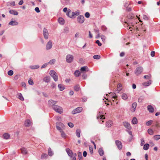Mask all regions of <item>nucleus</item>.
Here are the masks:
<instances>
[{"label":"nucleus","instance_id":"nucleus-1","mask_svg":"<svg viewBox=\"0 0 160 160\" xmlns=\"http://www.w3.org/2000/svg\"><path fill=\"white\" fill-rule=\"evenodd\" d=\"M49 74L55 81L56 82L58 81V75L53 70H51Z\"/></svg>","mask_w":160,"mask_h":160},{"label":"nucleus","instance_id":"nucleus-2","mask_svg":"<svg viewBox=\"0 0 160 160\" xmlns=\"http://www.w3.org/2000/svg\"><path fill=\"white\" fill-rule=\"evenodd\" d=\"M53 109L57 112L61 114L63 112V110L62 108L57 105L53 106Z\"/></svg>","mask_w":160,"mask_h":160},{"label":"nucleus","instance_id":"nucleus-3","mask_svg":"<svg viewBox=\"0 0 160 160\" xmlns=\"http://www.w3.org/2000/svg\"><path fill=\"white\" fill-rule=\"evenodd\" d=\"M66 61L68 63L72 62L73 59V56L71 54L67 55L66 57Z\"/></svg>","mask_w":160,"mask_h":160},{"label":"nucleus","instance_id":"nucleus-4","mask_svg":"<svg viewBox=\"0 0 160 160\" xmlns=\"http://www.w3.org/2000/svg\"><path fill=\"white\" fill-rule=\"evenodd\" d=\"M143 71V68L142 67H139L137 68L135 71V73L137 75H138L140 74Z\"/></svg>","mask_w":160,"mask_h":160},{"label":"nucleus","instance_id":"nucleus-5","mask_svg":"<svg viewBox=\"0 0 160 160\" xmlns=\"http://www.w3.org/2000/svg\"><path fill=\"white\" fill-rule=\"evenodd\" d=\"M77 21L80 24L83 23L84 22V18L82 15H79L77 18Z\"/></svg>","mask_w":160,"mask_h":160},{"label":"nucleus","instance_id":"nucleus-6","mask_svg":"<svg viewBox=\"0 0 160 160\" xmlns=\"http://www.w3.org/2000/svg\"><path fill=\"white\" fill-rule=\"evenodd\" d=\"M82 110V108L81 107H78L76 108L72 112V113L73 114L78 113L81 112Z\"/></svg>","mask_w":160,"mask_h":160},{"label":"nucleus","instance_id":"nucleus-7","mask_svg":"<svg viewBox=\"0 0 160 160\" xmlns=\"http://www.w3.org/2000/svg\"><path fill=\"white\" fill-rule=\"evenodd\" d=\"M52 46V42L51 40H49L46 45V49L49 50L51 49Z\"/></svg>","mask_w":160,"mask_h":160},{"label":"nucleus","instance_id":"nucleus-8","mask_svg":"<svg viewBox=\"0 0 160 160\" xmlns=\"http://www.w3.org/2000/svg\"><path fill=\"white\" fill-rule=\"evenodd\" d=\"M123 125L128 130H131L132 128L130 124L127 122H123Z\"/></svg>","mask_w":160,"mask_h":160},{"label":"nucleus","instance_id":"nucleus-9","mask_svg":"<svg viewBox=\"0 0 160 160\" xmlns=\"http://www.w3.org/2000/svg\"><path fill=\"white\" fill-rule=\"evenodd\" d=\"M127 27L129 29H131L130 31H132V29L136 30H138V28H137V27L136 26H135L131 24H127Z\"/></svg>","mask_w":160,"mask_h":160},{"label":"nucleus","instance_id":"nucleus-10","mask_svg":"<svg viewBox=\"0 0 160 160\" xmlns=\"http://www.w3.org/2000/svg\"><path fill=\"white\" fill-rule=\"evenodd\" d=\"M43 34L44 38L46 39H48V32L47 29L45 28H44L43 29Z\"/></svg>","mask_w":160,"mask_h":160},{"label":"nucleus","instance_id":"nucleus-11","mask_svg":"<svg viewBox=\"0 0 160 160\" xmlns=\"http://www.w3.org/2000/svg\"><path fill=\"white\" fill-rule=\"evenodd\" d=\"M115 142L118 149L121 150L122 148V144L121 142L119 140H116Z\"/></svg>","mask_w":160,"mask_h":160},{"label":"nucleus","instance_id":"nucleus-12","mask_svg":"<svg viewBox=\"0 0 160 160\" xmlns=\"http://www.w3.org/2000/svg\"><path fill=\"white\" fill-rule=\"evenodd\" d=\"M80 14V12L78 10L77 11H76L75 12H71V18H75V16H78Z\"/></svg>","mask_w":160,"mask_h":160},{"label":"nucleus","instance_id":"nucleus-13","mask_svg":"<svg viewBox=\"0 0 160 160\" xmlns=\"http://www.w3.org/2000/svg\"><path fill=\"white\" fill-rule=\"evenodd\" d=\"M57 103V101H54L52 100H50L48 101V105L51 106H52L53 108V106H55Z\"/></svg>","mask_w":160,"mask_h":160},{"label":"nucleus","instance_id":"nucleus-14","mask_svg":"<svg viewBox=\"0 0 160 160\" xmlns=\"http://www.w3.org/2000/svg\"><path fill=\"white\" fill-rule=\"evenodd\" d=\"M66 151L68 155L71 158L72 157V156L73 155L72 151L69 148H66Z\"/></svg>","mask_w":160,"mask_h":160},{"label":"nucleus","instance_id":"nucleus-15","mask_svg":"<svg viewBox=\"0 0 160 160\" xmlns=\"http://www.w3.org/2000/svg\"><path fill=\"white\" fill-rule=\"evenodd\" d=\"M137 106V103L136 102H134L132 104V108H131V111L132 112H134L136 109Z\"/></svg>","mask_w":160,"mask_h":160},{"label":"nucleus","instance_id":"nucleus-16","mask_svg":"<svg viewBox=\"0 0 160 160\" xmlns=\"http://www.w3.org/2000/svg\"><path fill=\"white\" fill-rule=\"evenodd\" d=\"M148 110L149 112H154V109L152 106L151 105H149L147 107Z\"/></svg>","mask_w":160,"mask_h":160},{"label":"nucleus","instance_id":"nucleus-17","mask_svg":"<svg viewBox=\"0 0 160 160\" xmlns=\"http://www.w3.org/2000/svg\"><path fill=\"white\" fill-rule=\"evenodd\" d=\"M80 70L81 72H87L88 71V68L87 66H84L81 68Z\"/></svg>","mask_w":160,"mask_h":160},{"label":"nucleus","instance_id":"nucleus-18","mask_svg":"<svg viewBox=\"0 0 160 160\" xmlns=\"http://www.w3.org/2000/svg\"><path fill=\"white\" fill-rule=\"evenodd\" d=\"M17 96L18 98L22 101H23L24 100V98L22 96L21 93H19L17 94Z\"/></svg>","mask_w":160,"mask_h":160},{"label":"nucleus","instance_id":"nucleus-19","mask_svg":"<svg viewBox=\"0 0 160 160\" xmlns=\"http://www.w3.org/2000/svg\"><path fill=\"white\" fill-rule=\"evenodd\" d=\"M122 85L120 83L118 84L117 86V90L118 91V92L119 93L122 89Z\"/></svg>","mask_w":160,"mask_h":160},{"label":"nucleus","instance_id":"nucleus-20","mask_svg":"<svg viewBox=\"0 0 160 160\" xmlns=\"http://www.w3.org/2000/svg\"><path fill=\"white\" fill-rule=\"evenodd\" d=\"M58 87L59 90L61 91H63L65 88L64 86L61 84H59L58 85Z\"/></svg>","mask_w":160,"mask_h":160},{"label":"nucleus","instance_id":"nucleus-21","mask_svg":"<svg viewBox=\"0 0 160 160\" xmlns=\"http://www.w3.org/2000/svg\"><path fill=\"white\" fill-rule=\"evenodd\" d=\"M9 24L11 26L17 25L18 24V22L15 21H11Z\"/></svg>","mask_w":160,"mask_h":160},{"label":"nucleus","instance_id":"nucleus-22","mask_svg":"<svg viewBox=\"0 0 160 160\" xmlns=\"http://www.w3.org/2000/svg\"><path fill=\"white\" fill-rule=\"evenodd\" d=\"M58 22L61 25L65 23V21L64 19L62 18H59L58 19Z\"/></svg>","mask_w":160,"mask_h":160},{"label":"nucleus","instance_id":"nucleus-23","mask_svg":"<svg viewBox=\"0 0 160 160\" xmlns=\"http://www.w3.org/2000/svg\"><path fill=\"white\" fill-rule=\"evenodd\" d=\"M31 122L29 120H26L25 122V125L27 127H29L31 125Z\"/></svg>","mask_w":160,"mask_h":160},{"label":"nucleus","instance_id":"nucleus-24","mask_svg":"<svg viewBox=\"0 0 160 160\" xmlns=\"http://www.w3.org/2000/svg\"><path fill=\"white\" fill-rule=\"evenodd\" d=\"M152 82V81L151 80H149L147 82H143L142 83V84L143 86H148L150 85Z\"/></svg>","mask_w":160,"mask_h":160},{"label":"nucleus","instance_id":"nucleus-25","mask_svg":"<svg viewBox=\"0 0 160 160\" xmlns=\"http://www.w3.org/2000/svg\"><path fill=\"white\" fill-rule=\"evenodd\" d=\"M104 115L101 114L100 112H99L97 116V118L98 119H100L101 120L104 119H105V117H103Z\"/></svg>","mask_w":160,"mask_h":160},{"label":"nucleus","instance_id":"nucleus-26","mask_svg":"<svg viewBox=\"0 0 160 160\" xmlns=\"http://www.w3.org/2000/svg\"><path fill=\"white\" fill-rule=\"evenodd\" d=\"M112 124V122L111 121H109L107 122L106 123V126L107 127H110Z\"/></svg>","mask_w":160,"mask_h":160},{"label":"nucleus","instance_id":"nucleus-27","mask_svg":"<svg viewBox=\"0 0 160 160\" xmlns=\"http://www.w3.org/2000/svg\"><path fill=\"white\" fill-rule=\"evenodd\" d=\"M39 66L38 65H31L30 66V68L32 69H35L38 68Z\"/></svg>","mask_w":160,"mask_h":160},{"label":"nucleus","instance_id":"nucleus-28","mask_svg":"<svg viewBox=\"0 0 160 160\" xmlns=\"http://www.w3.org/2000/svg\"><path fill=\"white\" fill-rule=\"evenodd\" d=\"M50 80V78L49 76H46L43 78V81L46 82H49Z\"/></svg>","mask_w":160,"mask_h":160},{"label":"nucleus","instance_id":"nucleus-29","mask_svg":"<svg viewBox=\"0 0 160 160\" xmlns=\"http://www.w3.org/2000/svg\"><path fill=\"white\" fill-rule=\"evenodd\" d=\"M138 123V120L136 118L134 117L132 121V123L133 124H137Z\"/></svg>","mask_w":160,"mask_h":160},{"label":"nucleus","instance_id":"nucleus-30","mask_svg":"<svg viewBox=\"0 0 160 160\" xmlns=\"http://www.w3.org/2000/svg\"><path fill=\"white\" fill-rule=\"evenodd\" d=\"M9 12L11 14L16 15H17L18 14V13L17 11L12 10H10Z\"/></svg>","mask_w":160,"mask_h":160},{"label":"nucleus","instance_id":"nucleus-31","mask_svg":"<svg viewBox=\"0 0 160 160\" xmlns=\"http://www.w3.org/2000/svg\"><path fill=\"white\" fill-rule=\"evenodd\" d=\"M22 153L24 154H26L27 153V151L25 148H22L21 149Z\"/></svg>","mask_w":160,"mask_h":160},{"label":"nucleus","instance_id":"nucleus-32","mask_svg":"<svg viewBox=\"0 0 160 160\" xmlns=\"http://www.w3.org/2000/svg\"><path fill=\"white\" fill-rule=\"evenodd\" d=\"M81 132V131L80 129H77L76 131V136L78 137H80V134Z\"/></svg>","mask_w":160,"mask_h":160},{"label":"nucleus","instance_id":"nucleus-33","mask_svg":"<svg viewBox=\"0 0 160 160\" xmlns=\"http://www.w3.org/2000/svg\"><path fill=\"white\" fill-rule=\"evenodd\" d=\"M3 137L4 139H7L10 138V135L8 133H5L3 134Z\"/></svg>","mask_w":160,"mask_h":160},{"label":"nucleus","instance_id":"nucleus-34","mask_svg":"<svg viewBox=\"0 0 160 160\" xmlns=\"http://www.w3.org/2000/svg\"><path fill=\"white\" fill-rule=\"evenodd\" d=\"M122 99L124 100H126L128 99V96L126 93H123L122 95Z\"/></svg>","mask_w":160,"mask_h":160},{"label":"nucleus","instance_id":"nucleus-35","mask_svg":"<svg viewBox=\"0 0 160 160\" xmlns=\"http://www.w3.org/2000/svg\"><path fill=\"white\" fill-rule=\"evenodd\" d=\"M98 153L101 156H102L104 154V151L102 148H100L98 150Z\"/></svg>","mask_w":160,"mask_h":160},{"label":"nucleus","instance_id":"nucleus-36","mask_svg":"<svg viewBox=\"0 0 160 160\" xmlns=\"http://www.w3.org/2000/svg\"><path fill=\"white\" fill-rule=\"evenodd\" d=\"M48 155L50 156H52L53 154V152L52 151L51 149L49 148L48 151Z\"/></svg>","mask_w":160,"mask_h":160},{"label":"nucleus","instance_id":"nucleus-37","mask_svg":"<svg viewBox=\"0 0 160 160\" xmlns=\"http://www.w3.org/2000/svg\"><path fill=\"white\" fill-rule=\"evenodd\" d=\"M149 145L148 144H145L143 147V149L145 150H147L148 149Z\"/></svg>","mask_w":160,"mask_h":160},{"label":"nucleus","instance_id":"nucleus-38","mask_svg":"<svg viewBox=\"0 0 160 160\" xmlns=\"http://www.w3.org/2000/svg\"><path fill=\"white\" fill-rule=\"evenodd\" d=\"M112 100L113 101H114V100L117 99V96L116 95L115 93H112Z\"/></svg>","mask_w":160,"mask_h":160},{"label":"nucleus","instance_id":"nucleus-39","mask_svg":"<svg viewBox=\"0 0 160 160\" xmlns=\"http://www.w3.org/2000/svg\"><path fill=\"white\" fill-rule=\"evenodd\" d=\"M48 157V155L46 153H43L41 155V159H44L47 158Z\"/></svg>","mask_w":160,"mask_h":160},{"label":"nucleus","instance_id":"nucleus-40","mask_svg":"<svg viewBox=\"0 0 160 160\" xmlns=\"http://www.w3.org/2000/svg\"><path fill=\"white\" fill-rule=\"evenodd\" d=\"M80 74V72L79 70H76L74 72V75L76 77H78Z\"/></svg>","mask_w":160,"mask_h":160},{"label":"nucleus","instance_id":"nucleus-41","mask_svg":"<svg viewBox=\"0 0 160 160\" xmlns=\"http://www.w3.org/2000/svg\"><path fill=\"white\" fill-rule=\"evenodd\" d=\"M80 86L79 85H76L74 87V90L76 91H78L79 89H80Z\"/></svg>","mask_w":160,"mask_h":160},{"label":"nucleus","instance_id":"nucleus-42","mask_svg":"<svg viewBox=\"0 0 160 160\" xmlns=\"http://www.w3.org/2000/svg\"><path fill=\"white\" fill-rule=\"evenodd\" d=\"M154 138L155 140H158L159 139H160V135H155L154 136Z\"/></svg>","mask_w":160,"mask_h":160},{"label":"nucleus","instance_id":"nucleus-43","mask_svg":"<svg viewBox=\"0 0 160 160\" xmlns=\"http://www.w3.org/2000/svg\"><path fill=\"white\" fill-rule=\"evenodd\" d=\"M60 132L62 137L64 138H66V135L65 133L62 131H61Z\"/></svg>","mask_w":160,"mask_h":160},{"label":"nucleus","instance_id":"nucleus-44","mask_svg":"<svg viewBox=\"0 0 160 160\" xmlns=\"http://www.w3.org/2000/svg\"><path fill=\"white\" fill-rule=\"evenodd\" d=\"M70 13H71V10L70 9H68L67 12V15L71 18V15H70Z\"/></svg>","mask_w":160,"mask_h":160},{"label":"nucleus","instance_id":"nucleus-45","mask_svg":"<svg viewBox=\"0 0 160 160\" xmlns=\"http://www.w3.org/2000/svg\"><path fill=\"white\" fill-rule=\"evenodd\" d=\"M56 62V60L55 59H52L51 60L48 62L50 64H54Z\"/></svg>","mask_w":160,"mask_h":160},{"label":"nucleus","instance_id":"nucleus-46","mask_svg":"<svg viewBox=\"0 0 160 160\" xmlns=\"http://www.w3.org/2000/svg\"><path fill=\"white\" fill-rule=\"evenodd\" d=\"M76 157L77 154L75 153L73 154V155L72 156V157L71 158H72V160H76Z\"/></svg>","mask_w":160,"mask_h":160},{"label":"nucleus","instance_id":"nucleus-47","mask_svg":"<svg viewBox=\"0 0 160 160\" xmlns=\"http://www.w3.org/2000/svg\"><path fill=\"white\" fill-rule=\"evenodd\" d=\"M93 58L94 59H99L100 58V56L97 55L93 56Z\"/></svg>","mask_w":160,"mask_h":160},{"label":"nucleus","instance_id":"nucleus-48","mask_svg":"<svg viewBox=\"0 0 160 160\" xmlns=\"http://www.w3.org/2000/svg\"><path fill=\"white\" fill-rule=\"evenodd\" d=\"M8 75L9 76H12L13 74V71L12 70H10L8 72Z\"/></svg>","mask_w":160,"mask_h":160},{"label":"nucleus","instance_id":"nucleus-49","mask_svg":"<svg viewBox=\"0 0 160 160\" xmlns=\"http://www.w3.org/2000/svg\"><path fill=\"white\" fill-rule=\"evenodd\" d=\"M28 82L29 84L30 85H32L33 84V81L31 78L29 79Z\"/></svg>","mask_w":160,"mask_h":160},{"label":"nucleus","instance_id":"nucleus-50","mask_svg":"<svg viewBox=\"0 0 160 160\" xmlns=\"http://www.w3.org/2000/svg\"><path fill=\"white\" fill-rule=\"evenodd\" d=\"M148 132L150 135H152L153 134V131L151 129H149L148 130Z\"/></svg>","mask_w":160,"mask_h":160},{"label":"nucleus","instance_id":"nucleus-51","mask_svg":"<svg viewBox=\"0 0 160 160\" xmlns=\"http://www.w3.org/2000/svg\"><path fill=\"white\" fill-rule=\"evenodd\" d=\"M78 157L79 160H81L82 158V153L81 152H79L78 153Z\"/></svg>","mask_w":160,"mask_h":160},{"label":"nucleus","instance_id":"nucleus-52","mask_svg":"<svg viewBox=\"0 0 160 160\" xmlns=\"http://www.w3.org/2000/svg\"><path fill=\"white\" fill-rule=\"evenodd\" d=\"M152 122V120H150L146 122V125L147 126H149L151 125Z\"/></svg>","mask_w":160,"mask_h":160},{"label":"nucleus","instance_id":"nucleus-53","mask_svg":"<svg viewBox=\"0 0 160 160\" xmlns=\"http://www.w3.org/2000/svg\"><path fill=\"white\" fill-rule=\"evenodd\" d=\"M100 37L103 41H105L106 39V37L104 35H101L100 36Z\"/></svg>","mask_w":160,"mask_h":160},{"label":"nucleus","instance_id":"nucleus-54","mask_svg":"<svg viewBox=\"0 0 160 160\" xmlns=\"http://www.w3.org/2000/svg\"><path fill=\"white\" fill-rule=\"evenodd\" d=\"M96 43L98 44L99 46H101L102 45V43L100 42L98 40L96 41Z\"/></svg>","mask_w":160,"mask_h":160},{"label":"nucleus","instance_id":"nucleus-55","mask_svg":"<svg viewBox=\"0 0 160 160\" xmlns=\"http://www.w3.org/2000/svg\"><path fill=\"white\" fill-rule=\"evenodd\" d=\"M85 16L87 18H88L90 17V14L88 12H86L85 14Z\"/></svg>","mask_w":160,"mask_h":160},{"label":"nucleus","instance_id":"nucleus-56","mask_svg":"<svg viewBox=\"0 0 160 160\" xmlns=\"http://www.w3.org/2000/svg\"><path fill=\"white\" fill-rule=\"evenodd\" d=\"M68 126L71 128H72L73 127V124L72 122H69L68 123Z\"/></svg>","mask_w":160,"mask_h":160},{"label":"nucleus","instance_id":"nucleus-57","mask_svg":"<svg viewBox=\"0 0 160 160\" xmlns=\"http://www.w3.org/2000/svg\"><path fill=\"white\" fill-rule=\"evenodd\" d=\"M89 151L91 154L93 153V148L92 147H89Z\"/></svg>","mask_w":160,"mask_h":160},{"label":"nucleus","instance_id":"nucleus-58","mask_svg":"<svg viewBox=\"0 0 160 160\" xmlns=\"http://www.w3.org/2000/svg\"><path fill=\"white\" fill-rule=\"evenodd\" d=\"M141 146H143L144 145V143H145L144 140L143 138H142L141 139Z\"/></svg>","mask_w":160,"mask_h":160},{"label":"nucleus","instance_id":"nucleus-59","mask_svg":"<svg viewBox=\"0 0 160 160\" xmlns=\"http://www.w3.org/2000/svg\"><path fill=\"white\" fill-rule=\"evenodd\" d=\"M143 99V98L142 97H140L138 99V101L139 102H141L142 101V100Z\"/></svg>","mask_w":160,"mask_h":160},{"label":"nucleus","instance_id":"nucleus-60","mask_svg":"<svg viewBox=\"0 0 160 160\" xmlns=\"http://www.w3.org/2000/svg\"><path fill=\"white\" fill-rule=\"evenodd\" d=\"M151 75L148 76V75H145L144 76V78L145 79H149L151 78Z\"/></svg>","mask_w":160,"mask_h":160},{"label":"nucleus","instance_id":"nucleus-61","mask_svg":"<svg viewBox=\"0 0 160 160\" xmlns=\"http://www.w3.org/2000/svg\"><path fill=\"white\" fill-rule=\"evenodd\" d=\"M35 10L37 12H40L39 8L38 7H36L35 9Z\"/></svg>","mask_w":160,"mask_h":160},{"label":"nucleus","instance_id":"nucleus-62","mask_svg":"<svg viewBox=\"0 0 160 160\" xmlns=\"http://www.w3.org/2000/svg\"><path fill=\"white\" fill-rule=\"evenodd\" d=\"M64 30L66 32H69V28L68 27H66L65 28Z\"/></svg>","mask_w":160,"mask_h":160},{"label":"nucleus","instance_id":"nucleus-63","mask_svg":"<svg viewBox=\"0 0 160 160\" xmlns=\"http://www.w3.org/2000/svg\"><path fill=\"white\" fill-rule=\"evenodd\" d=\"M48 64V63H46L44 64L42 66L41 68H45L46 67H47V66Z\"/></svg>","mask_w":160,"mask_h":160},{"label":"nucleus","instance_id":"nucleus-64","mask_svg":"<svg viewBox=\"0 0 160 160\" xmlns=\"http://www.w3.org/2000/svg\"><path fill=\"white\" fill-rule=\"evenodd\" d=\"M143 19L145 20H147L148 19V17L146 15H143Z\"/></svg>","mask_w":160,"mask_h":160}]
</instances>
